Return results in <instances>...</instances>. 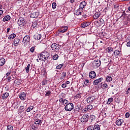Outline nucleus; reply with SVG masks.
I'll return each mask as SVG.
<instances>
[{"instance_id": "f257e3e1", "label": "nucleus", "mask_w": 130, "mask_h": 130, "mask_svg": "<svg viewBox=\"0 0 130 130\" xmlns=\"http://www.w3.org/2000/svg\"><path fill=\"white\" fill-rule=\"evenodd\" d=\"M49 55H50L49 53H48V52H43L41 53V54L38 56V57L40 60L44 61L48 59V57H49Z\"/></svg>"}, {"instance_id": "f03ea898", "label": "nucleus", "mask_w": 130, "mask_h": 130, "mask_svg": "<svg viewBox=\"0 0 130 130\" xmlns=\"http://www.w3.org/2000/svg\"><path fill=\"white\" fill-rule=\"evenodd\" d=\"M61 46L59 45V44L53 43L51 45V48H52V50L57 52L58 51H59V49H60Z\"/></svg>"}, {"instance_id": "7ed1b4c3", "label": "nucleus", "mask_w": 130, "mask_h": 130, "mask_svg": "<svg viewBox=\"0 0 130 130\" xmlns=\"http://www.w3.org/2000/svg\"><path fill=\"white\" fill-rule=\"evenodd\" d=\"M74 104L72 103H70L66 105L64 107V109L66 111H72V109H74Z\"/></svg>"}, {"instance_id": "20e7f679", "label": "nucleus", "mask_w": 130, "mask_h": 130, "mask_svg": "<svg viewBox=\"0 0 130 130\" xmlns=\"http://www.w3.org/2000/svg\"><path fill=\"white\" fill-rule=\"evenodd\" d=\"M86 130H100V126L99 125H91L87 127Z\"/></svg>"}, {"instance_id": "39448f33", "label": "nucleus", "mask_w": 130, "mask_h": 130, "mask_svg": "<svg viewBox=\"0 0 130 130\" xmlns=\"http://www.w3.org/2000/svg\"><path fill=\"white\" fill-rule=\"evenodd\" d=\"M26 23L27 21L25 20V19L22 17L19 18L17 21V24L19 25V26H25Z\"/></svg>"}, {"instance_id": "423d86ee", "label": "nucleus", "mask_w": 130, "mask_h": 130, "mask_svg": "<svg viewBox=\"0 0 130 130\" xmlns=\"http://www.w3.org/2000/svg\"><path fill=\"white\" fill-rule=\"evenodd\" d=\"M68 29H69V27L68 26H62L60 29L58 30V33L56 34L57 35L60 34V33H64V32H67V31H68Z\"/></svg>"}, {"instance_id": "0eeeda50", "label": "nucleus", "mask_w": 130, "mask_h": 130, "mask_svg": "<svg viewBox=\"0 0 130 130\" xmlns=\"http://www.w3.org/2000/svg\"><path fill=\"white\" fill-rule=\"evenodd\" d=\"M89 120V115L87 114L83 115L81 118V122H87Z\"/></svg>"}, {"instance_id": "6e6552de", "label": "nucleus", "mask_w": 130, "mask_h": 130, "mask_svg": "<svg viewBox=\"0 0 130 130\" xmlns=\"http://www.w3.org/2000/svg\"><path fill=\"white\" fill-rule=\"evenodd\" d=\"M29 41H30V36H25L23 39L22 42L24 44V45H25V44H27V43H28V42H29Z\"/></svg>"}, {"instance_id": "1a4fd4ad", "label": "nucleus", "mask_w": 130, "mask_h": 130, "mask_svg": "<svg viewBox=\"0 0 130 130\" xmlns=\"http://www.w3.org/2000/svg\"><path fill=\"white\" fill-rule=\"evenodd\" d=\"M102 81H103V78H102V77L98 79H96V80H94V81L93 82V85L94 86H97V85H98V84H99V83H101V82H102Z\"/></svg>"}, {"instance_id": "9d476101", "label": "nucleus", "mask_w": 130, "mask_h": 130, "mask_svg": "<svg viewBox=\"0 0 130 130\" xmlns=\"http://www.w3.org/2000/svg\"><path fill=\"white\" fill-rule=\"evenodd\" d=\"M89 25H91V22L89 21H84L82 22L81 24V28H86V27H88V26H89Z\"/></svg>"}, {"instance_id": "9b49d317", "label": "nucleus", "mask_w": 130, "mask_h": 130, "mask_svg": "<svg viewBox=\"0 0 130 130\" xmlns=\"http://www.w3.org/2000/svg\"><path fill=\"white\" fill-rule=\"evenodd\" d=\"M87 6V2L85 1H83L80 3V5H79V9H81L83 10L85 7Z\"/></svg>"}, {"instance_id": "f8f14e48", "label": "nucleus", "mask_w": 130, "mask_h": 130, "mask_svg": "<svg viewBox=\"0 0 130 130\" xmlns=\"http://www.w3.org/2000/svg\"><path fill=\"white\" fill-rule=\"evenodd\" d=\"M89 76L90 79H94L96 77V73L94 71H91L89 74Z\"/></svg>"}, {"instance_id": "ddd939ff", "label": "nucleus", "mask_w": 130, "mask_h": 130, "mask_svg": "<svg viewBox=\"0 0 130 130\" xmlns=\"http://www.w3.org/2000/svg\"><path fill=\"white\" fill-rule=\"evenodd\" d=\"M21 100L24 101L26 99V93L22 92L19 96Z\"/></svg>"}, {"instance_id": "4468645a", "label": "nucleus", "mask_w": 130, "mask_h": 130, "mask_svg": "<svg viewBox=\"0 0 130 130\" xmlns=\"http://www.w3.org/2000/svg\"><path fill=\"white\" fill-rule=\"evenodd\" d=\"M39 16V12H33L31 13L30 14V18H37Z\"/></svg>"}, {"instance_id": "2eb2a0df", "label": "nucleus", "mask_w": 130, "mask_h": 130, "mask_svg": "<svg viewBox=\"0 0 130 130\" xmlns=\"http://www.w3.org/2000/svg\"><path fill=\"white\" fill-rule=\"evenodd\" d=\"M101 15V12H98L93 15V18L94 20H96V19H98L99 17Z\"/></svg>"}, {"instance_id": "dca6fc26", "label": "nucleus", "mask_w": 130, "mask_h": 130, "mask_svg": "<svg viewBox=\"0 0 130 130\" xmlns=\"http://www.w3.org/2000/svg\"><path fill=\"white\" fill-rule=\"evenodd\" d=\"M82 14H83V9H81V8H79L75 14L76 15V16H81V15H82Z\"/></svg>"}, {"instance_id": "f3484780", "label": "nucleus", "mask_w": 130, "mask_h": 130, "mask_svg": "<svg viewBox=\"0 0 130 130\" xmlns=\"http://www.w3.org/2000/svg\"><path fill=\"white\" fill-rule=\"evenodd\" d=\"M94 100H95L94 96H89L87 99V103H91L94 101Z\"/></svg>"}, {"instance_id": "a211bd4d", "label": "nucleus", "mask_w": 130, "mask_h": 130, "mask_svg": "<svg viewBox=\"0 0 130 130\" xmlns=\"http://www.w3.org/2000/svg\"><path fill=\"white\" fill-rule=\"evenodd\" d=\"M93 63L95 64L96 67H100L101 66V61L100 60H94Z\"/></svg>"}, {"instance_id": "6ab92c4d", "label": "nucleus", "mask_w": 130, "mask_h": 130, "mask_svg": "<svg viewBox=\"0 0 130 130\" xmlns=\"http://www.w3.org/2000/svg\"><path fill=\"white\" fill-rule=\"evenodd\" d=\"M122 122H123V120L122 119H118L116 121V125H118V126L121 125L122 124Z\"/></svg>"}, {"instance_id": "aec40b11", "label": "nucleus", "mask_w": 130, "mask_h": 130, "mask_svg": "<svg viewBox=\"0 0 130 130\" xmlns=\"http://www.w3.org/2000/svg\"><path fill=\"white\" fill-rule=\"evenodd\" d=\"M42 123V120H40L39 119H36L35 121V124H36L37 125H41Z\"/></svg>"}, {"instance_id": "412c9836", "label": "nucleus", "mask_w": 130, "mask_h": 130, "mask_svg": "<svg viewBox=\"0 0 130 130\" xmlns=\"http://www.w3.org/2000/svg\"><path fill=\"white\" fill-rule=\"evenodd\" d=\"M114 54L115 55L116 57H118V56H120L121 54V52L119 51V50H116L114 52Z\"/></svg>"}, {"instance_id": "4be33fe9", "label": "nucleus", "mask_w": 130, "mask_h": 130, "mask_svg": "<svg viewBox=\"0 0 130 130\" xmlns=\"http://www.w3.org/2000/svg\"><path fill=\"white\" fill-rule=\"evenodd\" d=\"M20 42V39L19 38H15L14 40V43L15 46H18L19 43Z\"/></svg>"}, {"instance_id": "5701e85b", "label": "nucleus", "mask_w": 130, "mask_h": 130, "mask_svg": "<svg viewBox=\"0 0 130 130\" xmlns=\"http://www.w3.org/2000/svg\"><path fill=\"white\" fill-rule=\"evenodd\" d=\"M11 20V16L10 15H7L3 18V22H7V21H10Z\"/></svg>"}, {"instance_id": "b1692460", "label": "nucleus", "mask_w": 130, "mask_h": 130, "mask_svg": "<svg viewBox=\"0 0 130 130\" xmlns=\"http://www.w3.org/2000/svg\"><path fill=\"white\" fill-rule=\"evenodd\" d=\"M41 37L42 36L40 34L34 36V39H35V40H40V39H41Z\"/></svg>"}, {"instance_id": "393cba45", "label": "nucleus", "mask_w": 130, "mask_h": 130, "mask_svg": "<svg viewBox=\"0 0 130 130\" xmlns=\"http://www.w3.org/2000/svg\"><path fill=\"white\" fill-rule=\"evenodd\" d=\"M5 63H6V59L4 58H1L0 59V66L3 67V66L5 65Z\"/></svg>"}, {"instance_id": "a878e982", "label": "nucleus", "mask_w": 130, "mask_h": 130, "mask_svg": "<svg viewBox=\"0 0 130 130\" xmlns=\"http://www.w3.org/2000/svg\"><path fill=\"white\" fill-rule=\"evenodd\" d=\"M14 84H15V86H18V85H20L21 84V80L16 79L14 81Z\"/></svg>"}, {"instance_id": "bb28decb", "label": "nucleus", "mask_w": 130, "mask_h": 130, "mask_svg": "<svg viewBox=\"0 0 130 130\" xmlns=\"http://www.w3.org/2000/svg\"><path fill=\"white\" fill-rule=\"evenodd\" d=\"M106 81L108 83H110V82L112 81V77L110 76H107L106 78Z\"/></svg>"}, {"instance_id": "cd10ccee", "label": "nucleus", "mask_w": 130, "mask_h": 130, "mask_svg": "<svg viewBox=\"0 0 130 130\" xmlns=\"http://www.w3.org/2000/svg\"><path fill=\"white\" fill-rule=\"evenodd\" d=\"M10 96V94L8 92H5L4 93L3 95H2V99H6L7 97H9Z\"/></svg>"}, {"instance_id": "c85d7f7f", "label": "nucleus", "mask_w": 130, "mask_h": 130, "mask_svg": "<svg viewBox=\"0 0 130 130\" xmlns=\"http://www.w3.org/2000/svg\"><path fill=\"white\" fill-rule=\"evenodd\" d=\"M122 15L121 16L120 18L122 19H125V17L126 16V13H125V11H123L121 12Z\"/></svg>"}, {"instance_id": "c756f323", "label": "nucleus", "mask_w": 130, "mask_h": 130, "mask_svg": "<svg viewBox=\"0 0 130 130\" xmlns=\"http://www.w3.org/2000/svg\"><path fill=\"white\" fill-rule=\"evenodd\" d=\"M106 51H108L109 53H110L111 52H112V51H113V48H112V47H109L106 48Z\"/></svg>"}, {"instance_id": "7c9ffc66", "label": "nucleus", "mask_w": 130, "mask_h": 130, "mask_svg": "<svg viewBox=\"0 0 130 130\" xmlns=\"http://www.w3.org/2000/svg\"><path fill=\"white\" fill-rule=\"evenodd\" d=\"M15 37H16V34H12L9 36L8 39H10V40H12V39H14Z\"/></svg>"}, {"instance_id": "2f4dec72", "label": "nucleus", "mask_w": 130, "mask_h": 130, "mask_svg": "<svg viewBox=\"0 0 130 130\" xmlns=\"http://www.w3.org/2000/svg\"><path fill=\"white\" fill-rule=\"evenodd\" d=\"M101 88L102 89H107L108 88V84L107 83H104L101 85Z\"/></svg>"}, {"instance_id": "473e14b6", "label": "nucleus", "mask_w": 130, "mask_h": 130, "mask_svg": "<svg viewBox=\"0 0 130 130\" xmlns=\"http://www.w3.org/2000/svg\"><path fill=\"white\" fill-rule=\"evenodd\" d=\"M25 71H26V73H27V74H28V73H29V72H30V64H28L27 67L25 68Z\"/></svg>"}, {"instance_id": "72a5a7b5", "label": "nucleus", "mask_w": 130, "mask_h": 130, "mask_svg": "<svg viewBox=\"0 0 130 130\" xmlns=\"http://www.w3.org/2000/svg\"><path fill=\"white\" fill-rule=\"evenodd\" d=\"M38 126H39L38 125L32 124L31 126V128L34 130H37L38 129Z\"/></svg>"}, {"instance_id": "f704fd0d", "label": "nucleus", "mask_w": 130, "mask_h": 130, "mask_svg": "<svg viewBox=\"0 0 130 130\" xmlns=\"http://www.w3.org/2000/svg\"><path fill=\"white\" fill-rule=\"evenodd\" d=\"M112 101H113V98L108 99V101L107 102V104H110Z\"/></svg>"}, {"instance_id": "c9c22d12", "label": "nucleus", "mask_w": 130, "mask_h": 130, "mask_svg": "<svg viewBox=\"0 0 130 130\" xmlns=\"http://www.w3.org/2000/svg\"><path fill=\"white\" fill-rule=\"evenodd\" d=\"M34 108V106H30L29 107H28L27 109H26V112H30V111H31V110H32Z\"/></svg>"}, {"instance_id": "e433bc0d", "label": "nucleus", "mask_w": 130, "mask_h": 130, "mask_svg": "<svg viewBox=\"0 0 130 130\" xmlns=\"http://www.w3.org/2000/svg\"><path fill=\"white\" fill-rule=\"evenodd\" d=\"M7 130H14V127L12 125L7 126Z\"/></svg>"}, {"instance_id": "4c0bfd02", "label": "nucleus", "mask_w": 130, "mask_h": 130, "mask_svg": "<svg viewBox=\"0 0 130 130\" xmlns=\"http://www.w3.org/2000/svg\"><path fill=\"white\" fill-rule=\"evenodd\" d=\"M38 25V23L37 22V21L34 22L32 23L33 28H36V27H37Z\"/></svg>"}, {"instance_id": "58836bf2", "label": "nucleus", "mask_w": 130, "mask_h": 130, "mask_svg": "<svg viewBox=\"0 0 130 130\" xmlns=\"http://www.w3.org/2000/svg\"><path fill=\"white\" fill-rule=\"evenodd\" d=\"M62 67H63V63L60 64L58 65L56 67V69H57V70H60V69H61L62 68Z\"/></svg>"}, {"instance_id": "ea45409f", "label": "nucleus", "mask_w": 130, "mask_h": 130, "mask_svg": "<svg viewBox=\"0 0 130 130\" xmlns=\"http://www.w3.org/2000/svg\"><path fill=\"white\" fill-rule=\"evenodd\" d=\"M86 107L88 110H91V109H93V106L91 105H88Z\"/></svg>"}, {"instance_id": "a19ab883", "label": "nucleus", "mask_w": 130, "mask_h": 130, "mask_svg": "<svg viewBox=\"0 0 130 130\" xmlns=\"http://www.w3.org/2000/svg\"><path fill=\"white\" fill-rule=\"evenodd\" d=\"M24 108H25V107L23 106H21L20 107V108H19L20 113L24 112Z\"/></svg>"}, {"instance_id": "79ce46f5", "label": "nucleus", "mask_w": 130, "mask_h": 130, "mask_svg": "<svg viewBox=\"0 0 130 130\" xmlns=\"http://www.w3.org/2000/svg\"><path fill=\"white\" fill-rule=\"evenodd\" d=\"M58 59V55L55 54L54 56H53V59H54V60H56Z\"/></svg>"}, {"instance_id": "37998d69", "label": "nucleus", "mask_w": 130, "mask_h": 130, "mask_svg": "<svg viewBox=\"0 0 130 130\" xmlns=\"http://www.w3.org/2000/svg\"><path fill=\"white\" fill-rule=\"evenodd\" d=\"M52 9H56V3L55 2L52 3Z\"/></svg>"}, {"instance_id": "c03bdc74", "label": "nucleus", "mask_w": 130, "mask_h": 130, "mask_svg": "<svg viewBox=\"0 0 130 130\" xmlns=\"http://www.w3.org/2000/svg\"><path fill=\"white\" fill-rule=\"evenodd\" d=\"M94 117H95V116L94 115H91L90 117V120L91 121V122H92V121H93V120H94Z\"/></svg>"}, {"instance_id": "a18cd8bd", "label": "nucleus", "mask_w": 130, "mask_h": 130, "mask_svg": "<svg viewBox=\"0 0 130 130\" xmlns=\"http://www.w3.org/2000/svg\"><path fill=\"white\" fill-rule=\"evenodd\" d=\"M59 101L60 103H62V104L63 105L64 103V100H63V99L62 98H60L59 100Z\"/></svg>"}, {"instance_id": "49530a36", "label": "nucleus", "mask_w": 130, "mask_h": 130, "mask_svg": "<svg viewBox=\"0 0 130 130\" xmlns=\"http://www.w3.org/2000/svg\"><path fill=\"white\" fill-rule=\"evenodd\" d=\"M51 94V92L50 91H48L46 92L45 96H49Z\"/></svg>"}, {"instance_id": "de8ad7c7", "label": "nucleus", "mask_w": 130, "mask_h": 130, "mask_svg": "<svg viewBox=\"0 0 130 130\" xmlns=\"http://www.w3.org/2000/svg\"><path fill=\"white\" fill-rule=\"evenodd\" d=\"M88 108H87V107L86 106L85 108L82 110V112H88Z\"/></svg>"}, {"instance_id": "09e8293b", "label": "nucleus", "mask_w": 130, "mask_h": 130, "mask_svg": "<svg viewBox=\"0 0 130 130\" xmlns=\"http://www.w3.org/2000/svg\"><path fill=\"white\" fill-rule=\"evenodd\" d=\"M67 104H69V101L67 100H64V104H63V105H67Z\"/></svg>"}, {"instance_id": "8fccbe9b", "label": "nucleus", "mask_w": 130, "mask_h": 130, "mask_svg": "<svg viewBox=\"0 0 130 130\" xmlns=\"http://www.w3.org/2000/svg\"><path fill=\"white\" fill-rule=\"evenodd\" d=\"M35 50V47H32L30 48V52L33 53V52H34V50Z\"/></svg>"}, {"instance_id": "3c124183", "label": "nucleus", "mask_w": 130, "mask_h": 130, "mask_svg": "<svg viewBox=\"0 0 130 130\" xmlns=\"http://www.w3.org/2000/svg\"><path fill=\"white\" fill-rule=\"evenodd\" d=\"M114 9H119V5L116 4L114 6Z\"/></svg>"}, {"instance_id": "603ef678", "label": "nucleus", "mask_w": 130, "mask_h": 130, "mask_svg": "<svg viewBox=\"0 0 130 130\" xmlns=\"http://www.w3.org/2000/svg\"><path fill=\"white\" fill-rule=\"evenodd\" d=\"M129 116H130L129 113H128V112L126 113V114H125V117L126 118H128V117H129Z\"/></svg>"}, {"instance_id": "864d4df0", "label": "nucleus", "mask_w": 130, "mask_h": 130, "mask_svg": "<svg viewBox=\"0 0 130 130\" xmlns=\"http://www.w3.org/2000/svg\"><path fill=\"white\" fill-rule=\"evenodd\" d=\"M62 88H66L67 85L66 83H63L61 85Z\"/></svg>"}, {"instance_id": "5fc2aeb1", "label": "nucleus", "mask_w": 130, "mask_h": 130, "mask_svg": "<svg viewBox=\"0 0 130 130\" xmlns=\"http://www.w3.org/2000/svg\"><path fill=\"white\" fill-rule=\"evenodd\" d=\"M76 98H80V97H81V94L80 93H78L76 96H75Z\"/></svg>"}, {"instance_id": "6e6d98bb", "label": "nucleus", "mask_w": 130, "mask_h": 130, "mask_svg": "<svg viewBox=\"0 0 130 130\" xmlns=\"http://www.w3.org/2000/svg\"><path fill=\"white\" fill-rule=\"evenodd\" d=\"M4 13V11L2 10H0V17H2V15Z\"/></svg>"}, {"instance_id": "4d7b16f0", "label": "nucleus", "mask_w": 130, "mask_h": 130, "mask_svg": "<svg viewBox=\"0 0 130 130\" xmlns=\"http://www.w3.org/2000/svg\"><path fill=\"white\" fill-rule=\"evenodd\" d=\"M62 76H63V78H66V77L67 76V73H63L62 74Z\"/></svg>"}, {"instance_id": "13d9d810", "label": "nucleus", "mask_w": 130, "mask_h": 130, "mask_svg": "<svg viewBox=\"0 0 130 130\" xmlns=\"http://www.w3.org/2000/svg\"><path fill=\"white\" fill-rule=\"evenodd\" d=\"M12 72H9L6 74V77H9V76H10V75H11Z\"/></svg>"}, {"instance_id": "bf43d9fd", "label": "nucleus", "mask_w": 130, "mask_h": 130, "mask_svg": "<svg viewBox=\"0 0 130 130\" xmlns=\"http://www.w3.org/2000/svg\"><path fill=\"white\" fill-rule=\"evenodd\" d=\"M88 83H89V80L86 79L84 82V84H88Z\"/></svg>"}, {"instance_id": "052dcab7", "label": "nucleus", "mask_w": 130, "mask_h": 130, "mask_svg": "<svg viewBox=\"0 0 130 130\" xmlns=\"http://www.w3.org/2000/svg\"><path fill=\"white\" fill-rule=\"evenodd\" d=\"M127 47H130V42L127 43Z\"/></svg>"}, {"instance_id": "680f3d73", "label": "nucleus", "mask_w": 130, "mask_h": 130, "mask_svg": "<svg viewBox=\"0 0 130 130\" xmlns=\"http://www.w3.org/2000/svg\"><path fill=\"white\" fill-rule=\"evenodd\" d=\"M70 3H71V4H73V3H75V0H70Z\"/></svg>"}, {"instance_id": "e2e57ef3", "label": "nucleus", "mask_w": 130, "mask_h": 130, "mask_svg": "<svg viewBox=\"0 0 130 130\" xmlns=\"http://www.w3.org/2000/svg\"><path fill=\"white\" fill-rule=\"evenodd\" d=\"M10 30H11V28H8L7 33H9V32H10Z\"/></svg>"}, {"instance_id": "0e129e2a", "label": "nucleus", "mask_w": 130, "mask_h": 130, "mask_svg": "<svg viewBox=\"0 0 130 130\" xmlns=\"http://www.w3.org/2000/svg\"><path fill=\"white\" fill-rule=\"evenodd\" d=\"M100 21L101 23H102L103 24L104 22V20H103V19H100Z\"/></svg>"}, {"instance_id": "69168bd1", "label": "nucleus", "mask_w": 130, "mask_h": 130, "mask_svg": "<svg viewBox=\"0 0 130 130\" xmlns=\"http://www.w3.org/2000/svg\"><path fill=\"white\" fill-rule=\"evenodd\" d=\"M65 84H66V85H69V84H70V81H67Z\"/></svg>"}, {"instance_id": "338daca9", "label": "nucleus", "mask_w": 130, "mask_h": 130, "mask_svg": "<svg viewBox=\"0 0 130 130\" xmlns=\"http://www.w3.org/2000/svg\"><path fill=\"white\" fill-rule=\"evenodd\" d=\"M11 79H12V77H11V76L8 77V81H10V80H11Z\"/></svg>"}, {"instance_id": "774afa93", "label": "nucleus", "mask_w": 130, "mask_h": 130, "mask_svg": "<svg viewBox=\"0 0 130 130\" xmlns=\"http://www.w3.org/2000/svg\"><path fill=\"white\" fill-rule=\"evenodd\" d=\"M127 40H129V41H130V35L128 36V37L127 38Z\"/></svg>"}]
</instances>
